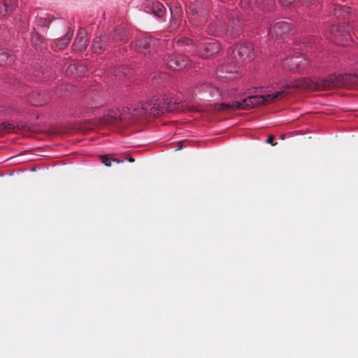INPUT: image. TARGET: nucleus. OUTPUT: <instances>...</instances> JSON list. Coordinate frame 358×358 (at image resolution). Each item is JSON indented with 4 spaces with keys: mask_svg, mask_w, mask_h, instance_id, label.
I'll use <instances>...</instances> for the list:
<instances>
[{
    "mask_svg": "<svg viewBox=\"0 0 358 358\" xmlns=\"http://www.w3.org/2000/svg\"><path fill=\"white\" fill-rule=\"evenodd\" d=\"M285 87H299L317 90H329L336 87L358 89V76L351 73L338 76L332 74L327 78H317L315 80L303 78L287 84Z\"/></svg>",
    "mask_w": 358,
    "mask_h": 358,
    "instance_id": "f257e3e1",
    "label": "nucleus"
},
{
    "mask_svg": "<svg viewBox=\"0 0 358 358\" xmlns=\"http://www.w3.org/2000/svg\"><path fill=\"white\" fill-rule=\"evenodd\" d=\"M227 19L228 17L223 13L215 15L207 27L206 31L208 34L215 36L227 35L231 39L236 38L242 31V22L236 18L227 24L226 20Z\"/></svg>",
    "mask_w": 358,
    "mask_h": 358,
    "instance_id": "f03ea898",
    "label": "nucleus"
},
{
    "mask_svg": "<svg viewBox=\"0 0 358 358\" xmlns=\"http://www.w3.org/2000/svg\"><path fill=\"white\" fill-rule=\"evenodd\" d=\"M127 36V31L123 28L119 27L109 34H104L100 36H97L92 41V51L96 54H101L105 51H109L110 49L117 45L119 42H126Z\"/></svg>",
    "mask_w": 358,
    "mask_h": 358,
    "instance_id": "7ed1b4c3",
    "label": "nucleus"
},
{
    "mask_svg": "<svg viewBox=\"0 0 358 358\" xmlns=\"http://www.w3.org/2000/svg\"><path fill=\"white\" fill-rule=\"evenodd\" d=\"M176 46L178 48L182 49L183 50L190 52L192 48L196 46L203 50L200 51L199 55L201 57L206 58L220 51V43L215 40H211L208 42L199 43L196 41L194 43L192 39L186 37H181L176 41Z\"/></svg>",
    "mask_w": 358,
    "mask_h": 358,
    "instance_id": "20e7f679",
    "label": "nucleus"
},
{
    "mask_svg": "<svg viewBox=\"0 0 358 358\" xmlns=\"http://www.w3.org/2000/svg\"><path fill=\"white\" fill-rule=\"evenodd\" d=\"M287 94L288 92L285 90H281L266 96H250L241 101V106H239L238 108H242L243 110H249L261 105H266L275 100L283 98Z\"/></svg>",
    "mask_w": 358,
    "mask_h": 358,
    "instance_id": "39448f33",
    "label": "nucleus"
},
{
    "mask_svg": "<svg viewBox=\"0 0 358 358\" xmlns=\"http://www.w3.org/2000/svg\"><path fill=\"white\" fill-rule=\"evenodd\" d=\"M189 15V22L196 27L206 22L208 11L206 7L200 3H191L186 10Z\"/></svg>",
    "mask_w": 358,
    "mask_h": 358,
    "instance_id": "423d86ee",
    "label": "nucleus"
},
{
    "mask_svg": "<svg viewBox=\"0 0 358 358\" xmlns=\"http://www.w3.org/2000/svg\"><path fill=\"white\" fill-rule=\"evenodd\" d=\"M158 45L159 41L150 36L139 38L133 44L137 52L145 55L155 51Z\"/></svg>",
    "mask_w": 358,
    "mask_h": 358,
    "instance_id": "0eeeda50",
    "label": "nucleus"
},
{
    "mask_svg": "<svg viewBox=\"0 0 358 358\" xmlns=\"http://www.w3.org/2000/svg\"><path fill=\"white\" fill-rule=\"evenodd\" d=\"M239 64L236 63V59L231 55L226 63L221 64L218 68L219 76L225 79H232L238 73Z\"/></svg>",
    "mask_w": 358,
    "mask_h": 358,
    "instance_id": "6e6552de",
    "label": "nucleus"
},
{
    "mask_svg": "<svg viewBox=\"0 0 358 358\" xmlns=\"http://www.w3.org/2000/svg\"><path fill=\"white\" fill-rule=\"evenodd\" d=\"M308 64V59L301 55H297L287 57L282 62L284 69L290 71H301L305 69Z\"/></svg>",
    "mask_w": 358,
    "mask_h": 358,
    "instance_id": "1a4fd4ad",
    "label": "nucleus"
},
{
    "mask_svg": "<svg viewBox=\"0 0 358 358\" xmlns=\"http://www.w3.org/2000/svg\"><path fill=\"white\" fill-rule=\"evenodd\" d=\"M166 65L173 70H180L187 66L190 62L189 59L182 54H173L167 55L166 58Z\"/></svg>",
    "mask_w": 358,
    "mask_h": 358,
    "instance_id": "9d476101",
    "label": "nucleus"
},
{
    "mask_svg": "<svg viewBox=\"0 0 358 358\" xmlns=\"http://www.w3.org/2000/svg\"><path fill=\"white\" fill-rule=\"evenodd\" d=\"M129 113L130 109L129 107L110 110L107 116L104 117V122L108 124H116L117 122H127Z\"/></svg>",
    "mask_w": 358,
    "mask_h": 358,
    "instance_id": "9b49d317",
    "label": "nucleus"
},
{
    "mask_svg": "<svg viewBox=\"0 0 358 358\" xmlns=\"http://www.w3.org/2000/svg\"><path fill=\"white\" fill-rule=\"evenodd\" d=\"M231 56L238 64L241 61H250L254 57V50L250 44L240 45L232 51Z\"/></svg>",
    "mask_w": 358,
    "mask_h": 358,
    "instance_id": "f8f14e48",
    "label": "nucleus"
},
{
    "mask_svg": "<svg viewBox=\"0 0 358 358\" xmlns=\"http://www.w3.org/2000/svg\"><path fill=\"white\" fill-rule=\"evenodd\" d=\"M129 109L130 113L129 117H127V121L132 118L143 117L148 113V108L147 107L146 102L134 104L131 106V108H129Z\"/></svg>",
    "mask_w": 358,
    "mask_h": 358,
    "instance_id": "ddd939ff",
    "label": "nucleus"
},
{
    "mask_svg": "<svg viewBox=\"0 0 358 358\" xmlns=\"http://www.w3.org/2000/svg\"><path fill=\"white\" fill-rule=\"evenodd\" d=\"M88 44V38L87 36V31L85 29H80L73 45H75L76 48L80 51H83L85 50Z\"/></svg>",
    "mask_w": 358,
    "mask_h": 358,
    "instance_id": "4468645a",
    "label": "nucleus"
},
{
    "mask_svg": "<svg viewBox=\"0 0 358 358\" xmlns=\"http://www.w3.org/2000/svg\"><path fill=\"white\" fill-rule=\"evenodd\" d=\"M148 111L153 116H159L164 113L162 101L160 99L150 100L146 102Z\"/></svg>",
    "mask_w": 358,
    "mask_h": 358,
    "instance_id": "2eb2a0df",
    "label": "nucleus"
},
{
    "mask_svg": "<svg viewBox=\"0 0 358 358\" xmlns=\"http://www.w3.org/2000/svg\"><path fill=\"white\" fill-rule=\"evenodd\" d=\"M292 30V25L287 22H276L270 32H273L274 34L278 37V36H282L288 34Z\"/></svg>",
    "mask_w": 358,
    "mask_h": 358,
    "instance_id": "dca6fc26",
    "label": "nucleus"
},
{
    "mask_svg": "<svg viewBox=\"0 0 358 358\" xmlns=\"http://www.w3.org/2000/svg\"><path fill=\"white\" fill-rule=\"evenodd\" d=\"M351 28L348 25H339V26H333L331 28V31L334 33H338L340 35H343L344 40L347 41L348 39L352 38V36L350 34Z\"/></svg>",
    "mask_w": 358,
    "mask_h": 358,
    "instance_id": "f3484780",
    "label": "nucleus"
},
{
    "mask_svg": "<svg viewBox=\"0 0 358 358\" xmlns=\"http://www.w3.org/2000/svg\"><path fill=\"white\" fill-rule=\"evenodd\" d=\"M16 4V0H0V17L9 14Z\"/></svg>",
    "mask_w": 358,
    "mask_h": 358,
    "instance_id": "a211bd4d",
    "label": "nucleus"
},
{
    "mask_svg": "<svg viewBox=\"0 0 358 358\" xmlns=\"http://www.w3.org/2000/svg\"><path fill=\"white\" fill-rule=\"evenodd\" d=\"M148 8L150 10H151L152 13L155 16H157L159 17H162L166 10V8L164 6V5L159 1L152 2L151 4L149 3Z\"/></svg>",
    "mask_w": 358,
    "mask_h": 358,
    "instance_id": "6ab92c4d",
    "label": "nucleus"
},
{
    "mask_svg": "<svg viewBox=\"0 0 358 358\" xmlns=\"http://www.w3.org/2000/svg\"><path fill=\"white\" fill-rule=\"evenodd\" d=\"M24 128L22 124L4 122L0 124V131L15 132L17 129Z\"/></svg>",
    "mask_w": 358,
    "mask_h": 358,
    "instance_id": "aec40b11",
    "label": "nucleus"
},
{
    "mask_svg": "<svg viewBox=\"0 0 358 358\" xmlns=\"http://www.w3.org/2000/svg\"><path fill=\"white\" fill-rule=\"evenodd\" d=\"M72 36H73V31H71L70 29H69V31H67V33L63 38H59L55 41V44L59 49H64L69 43Z\"/></svg>",
    "mask_w": 358,
    "mask_h": 358,
    "instance_id": "412c9836",
    "label": "nucleus"
},
{
    "mask_svg": "<svg viewBox=\"0 0 358 358\" xmlns=\"http://www.w3.org/2000/svg\"><path fill=\"white\" fill-rule=\"evenodd\" d=\"M13 59V55L5 48H0V65H6Z\"/></svg>",
    "mask_w": 358,
    "mask_h": 358,
    "instance_id": "4be33fe9",
    "label": "nucleus"
},
{
    "mask_svg": "<svg viewBox=\"0 0 358 358\" xmlns=\"http://www.w3.org/2000/svg\"><path fill=\"white\" fill-rule=\"evenodd\" d=\"M241 106V101H236L232 103H222L219 105L218 110L227 111V110H243L242 108H238Z\"/></svg>",
    "mask_w": 358,
    "mask_h": 358,
    "instance_id": "5701e85b",
    "label": "nucleus"
},
{
    "mask_svg": "<svg viewBox=\"0 0 358 358\" xmlns=\"http://www.w3.org/2000/svg\"><path fill=\"white\" fill-rule=\"evenodd\" d=\"M31 42L36 48H43L44 47V39L37 32L34 31L31 35Z\"/></svg>",
    "mask_w": 358,
    "mask_h": 358,
    "instance_id": "b1692460",
    "label": "nucleus"
},
{
    "mask_svg": "<svg viewBox=\"0 0 358 358\" xmlns=\"http://www.w3.org/2000/svg\"><path fill=\"white\" fill-rule=\"evenodd\" d=\"M80 69V72H76V74L78 76H80L81 74H83V76L85 75V73L83 72L84 70H85V67L84 66H78L77 64H71L69 65L68 67H67V72H71V73H73L74 71H78Z\"/></svg>",
    "mask_w": 358,
    "mask_h": 358,
    "instance_id": "393cba45",
    "label": "nucleus"
},
{
    "mask_svg": "<svg viewBox=\"0 0 358 358\" xmlns=\"http://www.w3.org/2000/svg\"><path fill=\"white\" fill-rule=\"evenodd\" d=\"M101 162L106 166H111V161L115 162L117 164L122 162V161L119 160L117 159L111 158L110 159L107 155H101Z\"/></svg>",
    "mask_w": 358,
    "mask_h": 358,
    "instance_id": "a878e982",
    "label": "nucleus"
},
{
    "mask_svg": "<svg viewBox=\"0 0 358 358\" xmlns=\"http://www.w3.org/2000/svg\"><path fill=\"white\" fill-rule=\"evenodd\" d=\"M164 112H173L176 109V103L171 101L168 102H164Z\"/></svg>",
    "mask_w": 358,
    "mask_h": 358,
    "instance_id": "bb28decb",
    "label": "nucleus"
},
{
    "mask_svg": "<svg viewBox=\"0 0 358 358\" xmlns=\"http://www.w3.org/2000/svg\"><path fill=\"white\" fill-rule=\"evenodd\" d=\"M50 23V20L47 19L45 17H39L36 19L37 25L42 27H48Z\"/></svg>",
    "mask_w": 358,
    "mask_h": 358,
    "instance_id": "cd10ccee",
    "label": "nucleus"
},
{
    "mask_svg": "<svg viewBox=\"0 0 358 358\" xmlns=\"http://www.w3.org/2000/svg\"><path fill=\"white\" fill-rule=\"evenodd\" d=\"M253 0H241V4L243 7L248 8L251 6Z\"/></svg>",
    "mask_w": 358,
    "mask_h": 358,
    "instance_id": "c85d7f7f",
    "label": "nucleus"
},
{
    "mask_svg": "<svg viewBox=\"0 0 358 358\" xmlns=\"http://www.w3.org/2000/svg\"><path fill=\"white\" fill-rule=\"evenodd\" d=\"M176 20V17L173 16L171 17V27H170V28L171 29H176L177 28V24L175 23Z\"/></svg>",
    "mask_w": 358,
    "mask_h": 358,
    "instance_id": "c756f323",
    "label": "nucleus"
},
{
    "mask_svg": "<svg viewBox=\"0 0 358 358\" xmlns=\"http://www.w3.org/2000/svg\"><path fill=\"white\" fill-rule=\"evenodd\" d=\"M273 141H274V136H270L267 140H266V143H271L272 145H275L277 144V143H273Z\"/></svg>",
    "mask_w": 358,
    "mask_h": 358,
    "instance_id": "7c9ffc66",
    "label": "nucleus"
},
{
    "mask_svg": "<svg viewBox=\"0 0 358 358\" xmlns=\"http://www.w3.org/2000/svg\"><path fill=\"white\" fill-rule=\"evenodd\" d=\"M283 5L287 6L291 4L294 0H279Z\"/></svg>",
    "mask_w": 358,
    "mask_h": 358,
    "instance_id": "2f4dec72",
    "label": "nucleus"
},
{
    "mask_svg": "<svg viewBox=\"0 0 358 358\" xmlns=\"http://www.w3.org/2000/svg\"><path fill=\"white\" fill-rule=\"evenodd\" d=\"M128 161H129V162H134V159L131 157H128Z\"/></svg>",
    "mask_w": 358,
    "mask_h": 358,
    "instance_id": "473e14b6",
    "label": "nucleus"
},
{
    "mask_svg": "<svg viewBox=\"0 0 358 358\" xmlns=\"http://www.w3.org/2000/svg\"><path fill=\"white\" fill-rule=\"evenodd\" d=\"M32 104H34V105H41V104H42V103L38 101V102H36V103H32Z\"/></svg>",
    "mask_w": 358,
    "mask_h": 358,
    "instance_id": "72a5a7b5",
    "label": "nucleus"
},
{
    "mask_svg": "<svg viewBox=\"0 0 358 358\" xmlns=\"http://www.w3.org/2000/svg\"><path fill=\"white\" fill-rule=\"evenodd\" d=\"M336 34V37H340V36H342L343 37V35H340L338 34V33H334Z\"/></svg>",
    "mask_w": 358,
    "mask_h": 358,
    "instance_id": "f704fd0d",
    "label": "nucleus"
}]
</instances>
